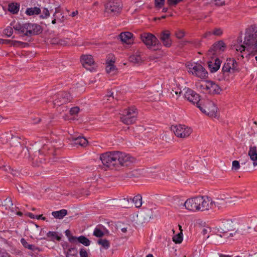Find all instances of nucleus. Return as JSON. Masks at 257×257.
I'll return each instance as SVG.
<instances>
[{"label": "nucleus", "instance_id": "1", "mask_svg": "<svg viewBox=\"0 0 257 257\" xmlns=\"http://www.w3.org/2000/svg\"><path fill=\"white\" fill-rule=\"evenodd\" d=\"M20 139L17 137L12 136L9 141L10 151L15 155H17L20 158H28L33 161V164L39 166L43 163L46 159L43 154L44 151L47 149V145L45 144L41 150L34 152V156L32 157L30 154L33 152V149L31 150L25 146L21 144Z\"/></svg>", "mask_w": 257, "mask_h": 257}, {"label": "nucleus", "instance_id": "2", "mask_svg": "<svg viewBox=\"0 0 257 257\" xmlns=\"http://www.w3.org/2000/svg\"><path fill=\"white\" fill-rule=\"evenodd\" d=\"M100 159L103 166L108 169L119 170L122 167H127L135 161V159L125 153L107 152L100 155Z\"/></svg>", "mask_w": 257, "mask_h": 257}, {"label": "nucleus", "instance_id": "3", "mask_svg": "<svg viewBox=\"0 0 257 257\" xmlns=\"http://www.w3.org/2000/svg\"><path fill=\"white\" fill-rule=\"evenodd\" d=\"M243 44L239 46H234L236 51L242 53L245 49L253 53H257V27L251 25L246 29L244 34Z\"/></svg>", "mask_w": 257, "mask_h": 257}, {"label": "nucleus", "instance_id": "4", "mask_svg": "<svg viewBox=\"0 0 257 257\" xmlns=\"http://www.w3.org/2000/svg\"><path fill=\"white\" fill-rule=\"evenodd\" d=\"M197 107L204 113L211 116H216L217 108L211 100L208 99H202Z\"/></svg>", "mask_w": 257, "mask_h": 257}, {"label": "nucleus", "instance_id": "5", "mask_svg": "<svg viewBox=\"0 0 257 257\" xmlns=\"http://www.w3.org/2000/svg\"><path fill=\"white\" fill-rule=\"evenodd\" d=\"M140 37L143 43L149 49L153 48L154 50H156L161 47V44L157 38L151 33H144L141 35Z\"/></svg>", "mask_w": 257, "mask_h": 257}, {"label": "nucleus", "instance_id": "6", "mask_svg": "<svg viewBox=\"0 0 257 257\" xmlns=\"http://www.w3.org/2000/svg\"><path fill=\"white\" fill-rule=\"evenodd\" d=\"M188 72L201 79L206 78L208 73L205 69L199 63L188 62L186 64Z\"/></svg>", "mask_w": 257, "mask_h": 257}, {"label": "nucleus", "instance_id": "7", "mask_svg": "<svg viewBox=\"0 0 257 257\" xmlns=\"http://www.w3.org/2000/svg\"><path fill=\"white\" fill-rule=\"evenodd\" d=\"M138 112L135 107H131L124 110L120 117L121 121L126 125L134 123L137 120Z\"/></svg>", "mask_w": 257, "mask_h": 257}, {"label": "nucleus", "instance_id": "8", "mask_svg": "<svg viewBox=\"0 0 257 257\" xmlns=\"http://www.w3.org/2000/svg\"><path fill=\"white\" fill-rule=\"evenodd\" d=\"M240 70L238 63L234 59H227L222 68V72L224 75L225 73H234Z\"/></svg>", "mask_w": 257, "mask_h": 257}, {"label": "nucleus", "instance_id": "9", "mask_svg": "<svg viewBox=\"0 0 257 257\" xmlns=\"http://www.w3.org/2000/svg\"><path fill=\"white\" fill-rule=\"evenodd\" d=\"M23 34L26 36L38 35L42 32L41 27L36 24L25 23L23 24Z\"/></svg>", "mask_w": 257, "mask_h": 257}, {"label": "nucleus", "instance_id": "10", "mask_svg": "<svg viewBox=\"0 0 257 257\" xmlns=\"http://www.w3.org/2000/svg\"><path fill=\"white\" fill-rule=\"evenodd\" d=\"M226 49V45L222 41H219L215 43L209 49L207 52V56L210 58L217 56L222 53Z\"/></svg>", "mask_w": 257, "mask_h": 257}, {"label": "nucleus", "instance_id": "11", "mask_svg": "<svg viewBox=\"0 0 257 257\" xmlns=\"http://www.w3.org/2000/svg\"><path fill=\"white\" fill-rule=\"evenodd\" d=\"M173 131L176 137L182 139L188 137L192 132L190 127L182 124L174 126Z\"/></svg>", "mask_w": 257, "mask_h": 257}, {"label": "nucleus", "instance_id": "12", "mask_svg": "<svg viewBox=\"0 0 257 257\" xmlns=\"http://www.w3.org/2000/svg\"><path fill=\"white\" fill-rule=\"evenodd\" d=\"M122 8V5L120 2H109L105 6V11L113 16L117 15L121 12Z\"/></svg>", "mask_w": 257, "mask_h": 257}, {"label": "nucleus", "instance_id": "13", "mask_svg": "<svg viewBox=\"0 0 257 257\" xmlns=\"http://www.w3.org/2000/svg\"><path fill=\"white\" fill-rule=\"evenodd\" d=\"M70 94L67 92H60L56 96L53 103L55 106H60L69 102L72 100Z\"/></svg>", "mask_w": 257, "mask_h": 257}, {"label": "nucleus", "instance_id": "14", "mask_svg": "<svg viewBox=\"0 0 257 257\" xmlns=\"http://www.w3.org/2000/svg\"><path fill=\"white\" fill-rule=\"evenodd\" d=\"M81 62L84 67L90 71H92L95 65L93 58L91 55H83L80 58Z\"/></svg>", "mask_w": 257, "mask_h": 257}, {"label": "nucleus", "instance_id": "15", "mask_svg": "<svg viewBox=\"0 0 257 257\" xmlns=\"http://www.w3.org/2000/svg\"><path fill=\"white\" fill-rule=\"evenodd\" d=\"M185 98L193 104H196V106L200 104V102L202 99H200V96L194 91L191 89L188 88L184 94Z\"/></svg>", "mask_w": 257, "mask_h": 257}, {"label": "nucleus", "instance_id": "16", "mask_svg": "<svg viewBox=\"0 0 257 257\" xmlns=\"http://www.w3.org/2000/svg\"><path fill=\"white\" fill-rule=\"evenodd\" d=\"M183 206L189 211H198V196L187 199Z\"/></svg>", "mask_w": 257, "mask_h": 257}, {"label": "nucleus", "instance_id": "17", "mask_svg": "<svg viewBox=\"0 0 257 257\" xmlns=\"http://www.w3.org/2000/svg\"><path fill=\"white\" fill-rule=\"evenodd\" d=\"M160 41L164 46L170 48L172 44V41L171 39V33L168 30H163L159 36Z\"/></svg>", "mask_w": 257, "mask_h": 257}, {"label": "nucleus", "instance_id": "18", "mask_svg": "<svg viewBox=\"0 0 257 257\" xmlns=\"http://www.w3.org/2000/svg\"><path fill=\"white\" fill-rule=\"evenodd\" d=\"M200 87L208 91L210 93H218L220 90L219 86L211 81L204 82L200 85Z\"/></svg>", "mask_w": 257, "mask_h": 257}, {"label": "nucleus", "instance_id": "19", "mask_svg": "<svg viewBox=\"0 0 257 257\" xmlns=\"http://www.w3.org/2000/svg\"><path fill=\"white\" fill-rule=\"evenodd\" d=\"M211 209L210 200L204 196H198V211H204Z\"/></svg>", "mask_w": 257, "mask_h": 257}, {"label": "nucleus", "instance_id": "20", "mask_svg": "<svg viewBox=\"0 0 257 257\" xmlns=\"http://www.w3.org/2000/svg\"><path fill=\"white\" fill-rule=\"evenodd\" d=\"M231 201L229 198H217L214 200H210L211 209L217 207L218 209L225 207L228 203H230Z\"/></svg>", "mask_w": 257, "mask_h": 257}, {"label": "nucleus", "instance_id": "21", "mask_svg": "<svg viewBox=\"0 0 257 257\" xmlns=\"http://www.w3.org/2000/svg\"><path fill=\"white\" fill-rule=\"evenodd\" d=\"M120 40L127 44H131L133 43V34L130 32L121 33L119 35Z\"/></svg>", "mask_w": 257, "mask_h": 257}, {"label": "nucleus", "instance_id": "22", "mask_svg": "<svg viewBox=\"0 0 257 257\" xmlns=\"http://www.w3.org/2000/svg\"><path fill=\"white\" fill-rule=\"evenodd\" d=\"M211 58L212 59H214V60L213 61H209L208 62V65L210 71L211 72H215L219 69L221 61L216 56H213V57Z\"/></svg>", "mask_w": 257, "mask_h": 257}, {"label": "nucleus", "instance_id": "23", "mask_svg": "<svg viewBox=\"0 0 257 257\" xmlns=\"http://www.w3.org/2000/svg\"><path fill=\"white\" fill-rule=\"evenodd\" d=\"M248 155L252 161L254 167L257 166V147L255 146H250L248 152Z\"/></svg>", "mask_w": 257, "mask_h": 257}, {"label": "nucleus", "instance_id": "24", "mask_svg": "<svg viewBox=\"0 0 257 257\" xmlns=\"http://www.w3.org/2000/svg\"><path fill=\"white\" fill-rule=\"evenodd\" d=\"M114 61L110 60L106 62V71L110 75H114L117 73V69L114 65Z\"/></svg>", "mask_w": 257, "mask_h": 257}, {"label": "nucleus", "instance_id": "25", "mask_svg": "<svg viewBox=\"0 0 257 257\" xmlns=\"http://www.w3.org/2000/svg\"><path fill=\"white\" fill-rule=\"evenodd\" d=\"M72 141L74 145L82 147H85L88 143L86 138L80 136L77 138L72 137Z\"/></svg>", "mask_w": 257, "mask_h": 257}, {"label": "nucleus", "instance_id": "26", "mask_svg": "<svg viewBox=\"0 0 257 257\" xmlns=\"http://www.w3.org/2000/svg\"><path fill=\"white\" fill-rule=\"evenodd\" d=\"M67 210L66 209H61L59 211H53L52 212V215L55 218L62 219L67 214Z\"/></svg>", "mask_w": 257, "mask_h": 257}, {"label": "nucleus", "instance_id": "27", "mask_svg": "<svg viewBox=\"0 0 257 257\" xmlns=\"http://www.w3.org/2000/svg\"><path fill=\"white\" fill-rule=\"evenodd\" d=\"M41 12V9L38 7L29 8L26 10V14L28 16H33L40 14Z\"/></svg>", "mask_w": 257, "mask_h": 257}, {"label": "nucleus", "instance_id": "28", "mask_svg": "<svg viewBox=\"0 0 257 257\" xmlns=\"http://www.w3.org/2000/svg\"><path fill=\"white\" fill-rule=\"evenodd\" d=\"M19 8L20 5L17 3H11L8 6L9 11L14 14H16L18 13Z\"/></svg>", "mask_w": 257, "mask_h": 257}, {"label": "nucleus", "instance_id": "29", "mask_svg": "<svg viewBox=\"0 0 257 257\" xmlns=\"http://www.w3.org/2000/svg\"><path fill=\"white\" fill-rule=\"evenodd\" d=\"M47 236L52 240H57L60 241L61 239V237L58 234V233L55 231H49L47 233Z\"/></svg>", "mask_w": 257, "mask_h": 257}, {"label": "nucleus", "instance_id": "30", "mask_svg": "<svg viewBox=\"0 0 257 257\" xmlns=\"http://www.w3.org/2000/svg\"><path fill=\"white\" fill-rule=\"evenodd\" d=\"M82 243L85 246H89L90 244V241L86 237L81 235L78 237H77V241Z\"/></svg>", "mask_w": 257, "mask_h": 257}, {"label": "nucleus", "instance_id": "31", "mask_svg": "<svg viewBox=\"0 0 257 257\" xmlns=\"http://www.w3.org/2000/svg\"><path fill=\"white\" fill-rule=\"evenodd\" d=\"M133 202L137 208L140 207L142 205V196L141 195L138 194L135 196L133 199Z\"/></svg>", "mask_w": 257, "mask_h": 257}, {"label": "nucleus", "instance_id": "32", "mask_svg": "<svg viewBox=\"0 0 257 257\" xmlns=\"http://www.w3.org/2000/svg\"><path fill=\"white\" fill-rule=\"evenodd\" d=\"M78 251L76 247H71L68 249L66 257H77Z\"/></svg>", "mask_w": 257, "mask_h": 257}, {"label": "nucleus", "instance_id": "33", "mask_svg": "<svg viewBox=\"0 0 257 257\" xmlns=\"http://www.w3.org/2000/svg\"><path fill=\"white\" fill-rule=\"evenodd\" d=\"M97 242L105 249H108L110 246L109 241L105 239H99Z\"/></svg>", "mask_w": 257, "mask_h": 257}, {"label": "nucleus", "instance_id": "34", "mask_svg": "<svg viewBox=\"0 0 257 257\" xmlns=\"http://www.w3.org/2000/svg\"><path fill=\"white\" fill-rule=\"evenodd\" d=\"M183 240V233L181 231L173 237V241L176 243H180Z\"/></svg>", "mask_w": 257, "mask_h": 257}, {"label": "nucleus", "instance_id": "35", "mask_svg": "<svg viewBox=\"0 0 257 257\" xmlns=\"http://www.w3.org/2000/svg\"><path fill=\"white\" fill-rule=\"evenodd\" d=\"M65 235L67 236L70 242L75 243L77 242V237L72 235L69 230L67 229L65 231Z\"/></svg>", "mask_w": 257, "mask_h": 257}, {"label": "nucleus", "instance_id": "36", "mask_svg": "<svg viewBox=\"0 0 257 257\" xmlns=\"http://www.w3.org/2000/svg\"><path fill=\"white\" fill-rule=\"evenodd\" d=\"M130 60L134 63H139L142 62V58L140 55H134L130 57Z\"/></svg>", "mask_w": 257, "mask_h": 257}, {"label": "nucleus", "instance_id": "37", "mask_svg": "<svg viewBox=\"0 0 257 257\" xmlns=\"http://www.w3.org/2000/svg\"><path fill=\"white\" fill-rule=\"evenodd\" d=\"M4 33L8 37H11L13 33V29L11 27H7L4 30Z\"/></svg>", "mask_w": 257, "mask_h": 257}, {"label": "nucleus", "instance_id": "38", "mask_svg": "<svg viewBox=\"0 0 257 257\" xmlns=\"http://www.w3.org/2000/svg\"><path fill=\"white\" fill-rule=\"evenodd\" d=\"M93 235L98 237H101L104 235V233L100 229L95 228L93 231Z\"/></svg>", "mask_w": 257, "mask_h": 257}, {"label": "nucleus", "instance_id": "39", "mask_svg": "<svg viewBox=\"0 0 257 257\" xmlns=\"http://www.w3.org/2000/svg\"><path fill=\"white\" fill-rule=\"evenodd\" d=\"M13 45L16 47L24 48L28 46V44L27 43L22 42L21 41H15L13 42Z\"/></svg>", "mask_w": 257, "mask_h": 257}, {"label": "nucleus", "instance_id": "40", "mask_svg": "<svg viewBox=\"0 0 257 257\" xmlns=\"http://www.w3.org/2000/svg\"><path fill=\"white\" fill-rule=\"evenodd\" d=\"M183 0H167V3L170 6H176L179 3Z\"/></svg>", "mask_w": 257, "mask_h": 257}, {"label": "nucleus", "instance_id": "41", "mask_svg": "<svg viewBox=\"0 0 257 257\" xmlns=\"http://www.w3.org/2000/svg\"><path fill=\"white\" fill-rule=\"evenodd\" d=\"M175 35L178 39H181L184 36V33L181 30H178L175 32Z\"/></svg>", "mask_w": 257, "mask_h": 257}, {"label": "nucleus", "instance_id": "42", "mask_svg": "<svg viewBox=\"0 0 257 257\" xmlns=\"http://www.w3.org/2000/svg\"><path fill=\"white\" fill-rule=\"evenodd\" d=\"M232 169H234L235 170H237L240 168V165L238 161L234 160L232 162Z\"/></svg>", "mask_w": 257, "mask_h": 257}, {"label": "nucleus", "instance_id": "43", "mask_svg": "<svg viewBox=\"0 0 257 257\" xmlns=\"http://www.w3.org/2000/svg\"><path fill=\"white\" fill-rule=\"evenodd\" d=\"M69 111L71 115L76 114L79 111V108L77 106L74 107L73 108H71Z\"/></svg>", "mask_w": 257, "mask_h": 257}, {"label": "nucleus", "instance_id": "44", "mask_svg": "<svg viewBox=\"0 0 257 257\" xmlns=\"http://www.w3.org/2000/svg\"><path fill=\"white\" fill-rule=\"evenodd\" d=\"M165 0H155L156 7L161 8L164 5Z\"/></svg>", "mask_w": 257, "mask_h": 257}, {"label": "nucleus", "instance_id": "45", "mask_svg": "<svg viewBox=\"0 0 257 257\" xmlns=\"http://www.w3.org/2000/svg\"><path fill=\"white\" fill-rule=\"evenodd\" d=\"M14 28L15 30L19 31V33L23 34V30H22L23 28V24L22 25H21L20 24H16L14 26Z\"/></svg>", "mask_w": 257, "mask_h": 257}, {"label": "nucleus", "instance_id": "46", "mask_svg": "<svg viewBox=\"0 0 257 257\" xmlns=\"http://www.w3.org/2000/svg\"><path fill=\"white\" fill-rule=\"evenodd\" d=\"M80 257H88V253L85 248H81L80 250Z\"/></svg>", "mask_w": 257, "mask_h": 257}, {"label": "nucleus", "instance_id": "47", "mask_svg": "<svg viewBox=\"0 0 257 257\" xmlns=\"http://www.w3.org/2000/svg\"><path fill=\"white\" fill-rule=\"evenodd\" d=\"M20 241H21V243L22 244V245L24 246V247L26 248H28L31 245V244H29L27 242V241L26 240V239L24 238H21Z\"/></svg>", "mask_w": 257, "mask_h": 257}, {"label": "nucleus", "instance_id": "48", "mask_svg": "<svg viewBox=\"0 0 257 257\" xmlns=\"http://www.w3.org/2000/svg\"><path fill=\"white\" fill-rule=\"evenodd\" d=\"M213 35L216 36H220L222 34V31L220 28H216L212 32Z\"/></svg>", "mask_w": 257, "mask_h": 257}, {"label": "nucleus", "instance_id": "49", "mask_svg": "<svg viewBox=\"0 0 257 257\" xmlns=\"http://www.w3.org/2000/svg\"><path fill=\"white\" fill-rule=\"evenodd\" d=\"M49 15L50 13L49 10L47 9H44L43 10V15H41L40 17L44 19L49 16Z\"/></svg>", "mask_w": 257, "mask_h": 257}, {"label": "nucleus", "instance_id": "50", "mask_svg": "<svg viewBox=\"0 0 257 257\" xmlns=\"http://www.w3.org/2000/svg\"><path fill=\"white\" fill-rule=\"evenodd\" d=\"M249 221L251 224L253 225H257V217L253 216L249 219Z\"/></svg>", "mask_w": 257, "mask_h": 257}, {"label": "nucleus", "instance_id": "51", "mask_svg": "<svg viewBox=\"0 0 257 257\" xmlns=\"http://www.w3.org/2000/svg\"><path fill=\"white\" fill-rule=\"evenodd\" d=\"M52 43L55 44H61V45H64V43H62V40H58L56 38L53 39L52 40Z\"/></svg>", "mask_w": 257, "mask_h": 257}, {"label": "nucleus", "instance_id": "52", "mask_svg": "<svg viewBox=\"0 0 257 257\" xmlns=\"http://www.w3.org/2000/svg\"><path fill=\"white\" fill-rule=\"evenodd\" d=\"M210 228L208 227H204L202 229V233L203 235H205L210 232Z\"/></svg>", "mask_w": 257, "mask_h": 257}, {"label": "nucleus", "instance_id": "53", "mask_svg": "<svg viewBox=\"0 0 257 257\" xmlns=\"http://www.w3.org/2000/svg\"><path fill=\"white\" fill-rule=\"evenodd\" d=\"M28 249L31 250L32 251H36V250L40 251V250L39 247H38L33 244H31Z\"/></svg>", "mask_w": 257, "mask_h": 257}, {"label": "nucleus", "instance_id": "54", "mask_svg": "<svg viewBox=\"0 0 257 257\" xmlns=\"http://www.w3.org/2000/svg\"><path fill=\"white\" fill-rule=\"evenodd\" d=\"M215 5L218 6H221L224 5V2L222 0H215Z\"/></svg>", "mask_w": 257, "mask_h": 257}, {"label": "nucleus", "instance_id": "55", "mask_svg": "<svg viewBox=\"0 0 257 257\" xmlns=\"http://www.w3.org/2000/svg\"><path fill=\"white\" fill-rule=\"evenodd\" d=\"M0 257H10L8 253L0 249Z\"/></svg>", "mask_w": 257, "mask_h": 257}, {"label": "nucleus", "instance_id": "56", "mask_svg": "<svg viewBox=\"0 0 257 257\" xmlns=\"http://www.w3.org/2000/svg\"><path fill=\"white\" fill-rule=\"evenodd\" d=\"M36 218H37V219H42L43 220H46V218L45 217L43 216L42 214L39 215H36Z\"/></svg>", "mask_w": 257, "mask_h": 257}, {"label": "nucleus", "instance_id": "57", "mask_svg": "<svg viewBox=\"0 0 257 257\" xmlns=\"http://www.w3.org/2000/svg\"><path fill=\"white\" fill-rule=\"evenodd\" d=\"M212 34H213L212 32H210V31L207 32L204 34L203 37L204 38H206V37H208L211 36Z\"/></svg>", "mask_w": 257, "mask_h": 257}, {"label": "nucleus", "instance_id": "58", "mask_svg": "<svg viewBox=\"0 0 257 257\" xmlns=\"http://www.w3.org/2000/svg\"><path fill=\"white\" fill-rule=\"evenodd\" d=\"M27 215H28V216H29L30 218H31L32 219L36 218V215H35L34 214H33L32 213H30V212L28 213Z\"/></svg>", "mask_w": 257, "mask_h": 257}, {"label": "nucleus", "instance_id": "59", "mask_svg": "<svg viewBox=\"0 0 257 257\" xmlns=\"http://www.w3.org/2000/svg\"><path fill=\"white\" fill-rule=\"evenodd\" d=\"M78 14V12L77 11H75L73 12H72L71 14V16L72 17H75V16H76L77 14Z\"/></svg>", "mask_w": 257, "mask_h": 257}, {"label": "nucleus", "instance_id": "60", "mask_svg": "<svg viewBox=\"0 0 257 257\" xmlns=\"http://www.w3.org/2000/svg\"><path fill=\"white\" fill-rule=\"evenodd\" d=\"M106 96H107V97H112V98H113V93H112V92H111L110 91L108 92V93H107V94Z\"/></svg>", "mask_w": 257, "mask_h": 257}, {"label": "nucleus", "instance_id": "61", "mask_svg": "<svg viewBox=\"0 0 257 257\" xmlns=\"http://www.w3.org/2000/svg\"><path fill=\"white\" fill-rule=\"evenodd\" d=\"M59 13V10L58 8H56L55 12L53 15V17H57L56 14Z\"/></svg>", "mask_w": 257, "mask_h": 257}, {"label": "nucleus", "instance_id": "62", "mask_svg": "<svg viewBox=\"0 0 257 257\" xmlns=\"http://www.w3.org/2000/svg\"><path fill=\"white\" fill-rule=\"evenodd\" d=\"M121 231L123 233H125L127 231V227H123L121 228Z\"/></svg>", "mask_w": 257, "mask_h": 257}, {"label": "nucleus", "instance_id": "63", "mask_svg": "<svg viewBox=\"0 0 257 257\" xmlns=\"http://www.w3.org/2000/svg\"><path fill=\"white\" fill-rule=\"evenodd\" d=\"M55 18L54 19V20H52V23L53 24H56V21L57 20V17H54Z\"/></svg>", "mask_w": 257, "mask_h": 257}, {"label": "nucleus", "instance_id": "64", "mask_svg": "<svg viewBox=\"0 0 257 257\" xmlns=\"http://www.w3.org/2000/svg\"><path fill=\"white\" fill-rule=\"evenodd\" d=\"M219 257H230L229 255H225L223 254H220Z\"/></svg>", "mask_w": 257, "mask_h": 257}]
</instances>
